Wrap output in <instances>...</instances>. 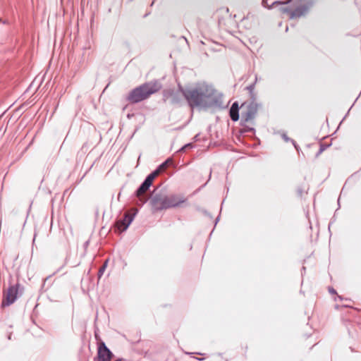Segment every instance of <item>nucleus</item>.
<instances>
[{"label":"nucleus","instance_id":"nucleus-1","mask_svg":"<svg viewBox=\"0 0 361 361\" xmlns=\"http://www.w3.org/2000/svg\"><path fill=\"white\" fill-rule=\"evenodd\" d=\"M183 95L192 108L208 106L217 102L216 91L205 83L200 84L195 88H180Z\"/></svg>","mask_w":361,"mask_h":361},{"label":"nucleus","instance_id":"nucleus-2","mask_svg":"<svg viewBox=\"0 0 361 361\" xmlns=\"http://www.w3.org/2000/svg\"><path fill=\"white\" fill-rule=\"evenodd\" d=\"M185 198L183 196L176 195H166L163 193L155 194L150 200V204L153 213L167 209L171 207L179 206L181 203L185 202Z\"/></svg>","mask_w":361,"mask_h":361},{"label":"nucleus","instance_id":"nucleus-3","mask_svg":"<svg viewBox=\"0 0 361 361\" xmlns=\"http://www.w3.org/2000/svg\"><path fill=\"white\" fill-rule=\"evenodd\" d=\"M161 87V85L157 82L145 83L133 90L128 97V100L132 103L140 102L158 92Z\"/></svg>","mask_w":361,"mask_h":361},{"label":"nucleus","instance_id":"nucleus-4","mask_svg":"<svg viewBox=\"0 0 361 361\" xmlns=\"http://www.w3.org/2000/svg\"><path fill=\"white\" fill-rule=\"evenodd\" d=\"M295 8L290 12V18H300L305 16L313 5L312 0H294Z\"/></svg>","mask_w":361,"mask_h":361},{"label":"nucleus","instance_id":"nucleus-5","mask_svg":"<svg viewBox=\"0 0 361 361\" xmlns=\"http://www.w3.org/2000/svg\"><path fill=\"white\" fill-rule=\"evenodd\" d=\"M240 110L242 119L249 121L255 116L258 111V104L253 101L245 102L242 104Z\"/></svg>","mask_w":361,"mask_h":361},{"label":"nucleus","instance_id":"nucleus-6","mask_svg":"<svg viewBox=\"0 0 361 361\" xmlns=\"http://www.w3.org/2000/svg\"><path fill=\"white\" fill-rule=\"evenodd\" d=\"M18 285L9 287L6 292L4 293V299L1 306L7 307L13 304L18 298Z\"/></svg>","mask_w":361,"mask_h":361},{"label":"nucleus","instance_id":"nucleus-7","mask_svg":"<svg viewBox=\"0 0 361 361\" xmlns=\"http://www.w3.org/2000/svg\"><path fill=\"white\" fill-rule=\"evenodd\" d=\"M134 216L135 214L131 215L128 213H126L123 219L116 222V228L120 232L126 231L133 221Z\"/></svg>","mask_w":361,"mask_h":361},{"label":"nucleus","instance_id":"nucleus-8","mask_svg":"<svg viewBox=\"0 0 361 361\" xmlns=\"http://www.w3.org/2000/svg\"><path fill=\"white\" fill-rule=\"evenodd\" d=\"M292 0H262V5L267 8H271L279 5H285L291 2Z\"/></svg>","mask_w":361,"mask_h":361},{"label":"nucleus","instance_id":"nucleus-9","mask_svg":"<svg viewBox=\"0 0 361 361\" xmlns=\"http://www.w3.org/2000/svg\"><path fill=\"white\" fill-rule=\"evenodd\" d=\"M150 184L147 183L144 180V182L141 184V185L139 187V188L136 191V196L137 197H140V201H142V204H144L146 202V200H142L141 198V196L142 194H144L150 187Z\"/></svg>","mask_w":361,"mask_h":361},{"label":"nucleus","instance_id":"nucleus-10","mask_svg":"<svg viewBox=\"0 0 361 361\" xmlns=\"http://www.w3.org/2000/svg\"><path fill=\"white\" fill-rule=\"evenodd\" d=\"M230 116L233 121L239 119V108L236 102L233 103L230 109Z\"/></svg>","mask_w":361,"mask_h":361},{"label":"nucleus","instance_id":"nucleus-11","mask_svg":"<svg viewBox=\"0 0 361 361\" xmlns=\"http://www.w3.org/2000/svg\"><path fill=\"white\" fill-rule=\"evenodd\" d=\"M173 163L172 159H168L158 167L161 171H164L169 164Z\"/></svg>","mask_w":361,"mask_h":361},{"label":"nucleus","instance_id":"nucleus-12","mask_svg":"<svg viewBox=\"0 0 361 361\" xmlns=\"http://www.w3.org/2000/svg\"><path fill=\"white\" fill-rule=\"evenodd\" d=\"M108 259H106L104 264L99 268V271H98V277L99 279L101 278V276L103 275V274L104 273L106 267H107V264H108Z\"/></svg>","mask_w":361,"mask_h":361},{"label":"nucleus","instance_id":"nucleus-13","mask_svg":"<svg viewBox=\"0 0 361 361\" xmlns=\"http://www.w3.org/2000/svg\"><path fill=\"white\" fill-rule=\"evenodd\" d=\"M282 138L283 139V140H284L285 142H289V141H290V142L293 143V145H294L295 148L297 150H298V146H297V145H296L295 142L293 140H292V139L289 138V137H288L286 134H283V135H282Z\"/></svg>","mask_w":361,"mask_h":361},{"label":"nucleus","instance_id":"nucleus-14","mask_svg":"<svg viewBox=\"0 0 361 361\" xmlns=\"http://www.w3.org/2000/svg\"><path fill=\"white\" fill-rule=\"evenodd\" d=\"M155 178L152 176V173H150L147 178L145 180V181H146L147 183H148L149 184L152 185V181Z\"/></svg>","mask_w":361,"mask_h":361},{"label":"nucleus","instance_id":"nucleus-15","mask_svg":"<svg viewBox=\"0 0 361 361\" xmlns=\"http://www.w3.org/2000/svg\"><path fill=\"white\" fill-rule=\"evenodd\" d=\"M161 172V170L158 168L157 170H155L154 172L152 173V176L155 178L159 174V173Z\"/></svg>","mask_w":361,"mask_h":361},{"label":"nucleus","instance_id":"nucleus-16","mask_svg":"<svg viewBox=\"0 0 361 361\" xmlns=\"http://www.w3.org/2000/svg\"><path fill=\"white\" fill-rule=\"evenodd\" d=\"M192 145L190 144L185 145L184 147H182L181 150H184L185 149L191 147Z\"/></svg>","mask_w":361,"mask_h":361},{"label":"nucleus","instance_id":"nucleus-17","mask_svg":"<svg viewBox=\"0 0 361 361\" xmlns=\"http://www.w3.org/2000/svg\"><path fill=\"white\" fill-rule=\"evenodd\" d=\"M329 292L331 293H336V291L333 288H330L329 289Z\"/></svg>","mask_w":361,"mask_h":361},{"label":"nucleus","instance_id":"nucleus-18","mask_svg":"<svg viewBox=\"0 0 361 361\" xmlns=\"http://www.w3.org/2000/svg\"><path fill=\"white\" fill-rule=\"evenodd\" d=\"M283 11H286V12H288V11H288V9H286H286H283Z\"/></svg>","mask_w":361,"mask_h":361}]
</instances>
